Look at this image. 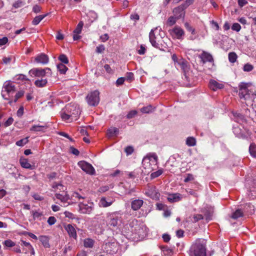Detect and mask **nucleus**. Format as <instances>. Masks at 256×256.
<instances>
[{
  "label": "nucleus",
  "mask_w": 256,
  "mask_h": 256,
  "mask_svg": "<svg viewBox=\"0 0 256 256\" xmlns=\"http://www.w3.org/2000/svg\"><path fill=\"white\" fill-rule=\"evenodd\" d=\"M238 88V95L240 99L250 103L254 100L256 96V92L252 88L251 84L241 82L239 84Z\"/></svg>",
  "instance_id": "nucleus-1"
},
{
  "label": "nucleus",
  "mask_w": 256,
  "mask_h": 256,
  "mask_svg": "<svg viewBox=\"0 0 256 256\" xmlns=\"http://www.w3.org/2000/svg\"><path fill=\"white\" fill-rule=\"evenodd\" d=\"M206 244L204 240H196L189 250L190 256H206Z\"/></svg>",
  "instance_id": "nucleus-2"
},
{
  "label": "nucleus",
  "mask_w": 256,
  "mask_h": 256,
  "mask_svg": "<svg viewBox=\"0 0 256 256\" xmlns=\"http://www.w3.org/2000/svg\"><path fill=\"white\" fill-rule=\"evenodd\" d=\"M158 30V28H156L154 29L151 30L149 34V39L152 46L157 48L161 49L162 47V44L161 43L162 40V37H158L156 36V34L160 32V30Z\"/></svg>",
  "instance_id": "nucleus-3"
},
{
  "label": "nucleus",
  "mask_w": 256,
  "mask_h": 256,
  "mask_svg": "<svg viewBox=\"0 0 256 256\" xmlns=\"http://www.w3.org/2000/svg\"><path fill=\"white\" fill-rule=\"evenodd\" d=\"M29 74L32 76L44 78L46 76H51V70L46 68H34L29 71Z\"/></svg>",
  "instance_id": "nucleus-4"
},
{
  "label": "nucleus",
  "mask_w": 256,
  "mask_h": 256,
  "mask_svg": "<svg viewBox=\"0 0 256 256\" xmlns=\"http://www.w3.org/2000/svg\"><path fill=\"white\" fill-rule=\"evenodd\" d=\"M122 214L120 212H115L107 214V222L108 225L116 227L118 224V222L121 218Z\"/></svg>",
  "instance_id": "nucleus-5"
},
{
  "label": "nucleus",
  "mask_w": 256,
  "mask_h": 256,
  "mask_svg": "<svg viewBox=\"0 0 256 256\" xmlns=\"http://www.w3.org/2000/svg\"><path fill=\"white\" fill-rule=\"evenodd\" d=\"M2 96L6 99H10V94H13L15 91L14 86L10 82H6L4 84Z\"/></svg>",
  "instance_id": "nucleus-6"
},
{
  "label": "nucleus",
  "mask_w": 256,
  "mask_h": 256,
  "mask_svg": "<svg viewBox=\"0 0 256 256\" xmlns=\"http://www.w3.org/2000/svg\"><path fill=\"white\" fill-rule=\"evenodd\" d=\"M99 94L98 91L94 90L87 96L86 98L90 106H95L98 104L100 102Z\"/></svg>",
  "instance_id": "nucleus-7"
},
{
  "label": "nucleus",
  "mask_w": 256,
  "mask_h": 256,
  "mask_svg": "<svg viewBox=\"0 0 256 256\" xmlns=\"http://www.w3.org/2000/svg\"><path fill=\"white\" fill-rule=\"evenodd\" d=\"M67 113H68L74 118V120L77 119V117L80 114V110L77 108L76 106L74 104H69L65 106L64 109Z\"/></svg>",
  "instance_id": "nucleus-8"
},
{
  "label": "nucleus",
  "mask_w": 256,
  "mask_h": 256,
  "mask_svg": "<svg viewBox=\"0 0 256 256\" xmlns=\"http://www.w3.org/2000/svg\"><path fill=\"white\" fill-rule=\"evenodd\" d=\"M168 32L172 38L178 40L183 39L185 34L184 30L178 26H175L173 28L170 30Z\"/></svg>",
  "instance_id": "nucleus-9"
},
{
  "label": "nucleus",
  "mask_w": 256,
  "mask_h": 256,
  "mask_svg": "<svg viewBox=\"0 0 256 256\" xmlns=\"http://www.w3.org/2000/svg\"><path fill=\"white\" fill-rule=\"evenodd\" d=\"M78 166L85 172L90 174H94L95 170L90 164L85 161H80L78 162Z\"/></svg>",
  "instance_id": "nucleus-10"
},
{
  "label": "nucleus",
  "mask_w": 256,
  "mask_h": 256,
  "mask_svg": "<svg viewBox=\"0 0 256 256\" xmlns=\"http://www.w3.org/2000/svg\"><path fill=\"white\" fill-rule=\"evenodd\" d=\"M92 203L89 204L80 202L78 204L79 212L84 214H89L92 210Z\"/></svg>",
  "instance_id": "nucleus-11"
},
{
  "label": "nucleus",
  "mask_w": 256,
  "mask_h": 256,
  "mask_svg": "<svg viewBox=\"0 0 256 256\" xmlns=\"http://www.w3.org/2000/svg\"><path fill=\"white\" fill-rule=\"evenodd\" d=\"M186 8H184V6L182 4L180 6L176 8L173 10V12L174 14V16H176L178 19L184 18L185 14L184 10Z\"/></svg>",
  "instance_id": "nucleus-12"
},
{
  "label": "nucleus",
  "mask_w": 256,
  "mask_h": 256,
  "mask_svg": "<svg viewBox=\"0 0 256 256\" xmlns=\"http://www.w3.org/2000/svg\"><path fill=\"white\" fill-rule=\"evenodd\" d=\"M34 61L37 63L46 64L48 62L49 58L46 54H40L35 57Z\"/></svg>",
  "instance_id": "nucleus-13"
},
{
  "label": "nucleus",
  "mask_w": 256,
  "mask_h": 256,
  "mask_svg": "<svg viewBox=\"0 0 256 256\" xmlns=\"http://www.w3.org/2000/svg\"><path fill=\"white\" fill-rule=\"evenodd\" d=\"M65 230L70 238L76 240L77 238L76 232L74 228L70 224H68L64 226Z\"/></svg>",
  "instance_id": "nucleus-14"
},
{
  "label": "nucleus",
  "mask_w": 256,
  "mask_h": 256,
  "mask_svg": "<svg viewBox=\"0 0 256 256\" xmlns=\"http://www.w3.org/2000/svg\"><path fill=\"white\" fill-rule=\"evenodd\" d=\"M83 26L82 22H79L76 29L74 30L73 39L74 40H77L81 38V36H79L78 34L81 33Z\"/></svg>",
  "instance_id": "nucleus-15"
},
{
  "label": "nucleus",
  "mask_w": 256,
  "mask_h": 256,
  "mask_svg": "<svg viewBox=\"0 0 256 256\" xmlns=\"http://www.w3.org/2000/svg\"><path fill=\"white\" fill-rule=\"evenodd\" d=\"M142 166L145 170V173L148 174L152 170V168L151 166V164H150V159L148 157H144L142 160Z\"/></svg>",
  "instance_id": "nucleus-16"
},
{
  "label": "nucleus",
  "mask_w": 256,
  "mask_h": 256,
  "mask_svg": "<svg viewBox=\"0 0 256 256\" xmlns=\"http://www.w3.org/2000/svg\"><path fill=\"white\" fill-rule=\"evenodd\" d=\"M209 86L210 89L216 91L218 89H222L224 88V84L219 83L215 80H210L209 83Z\"/></svg>",
  "instance_id": "nucleus-17"
},
{
  "label": "nucleus",
  "mask_w": 256,
  "mask_h": 256,
  "mask_svg": "<svg viewBox=\"0 0 256 256\" xmlns=\"http://www.w3.org/2000/svg\"><path fill=\"white\" fill-rule=\"evenodd\" d=\"M144 204V201L142 200H135L131 202V207L134 210H139Z\"/></svg>",
  "instance_id": "nucleus-18"
},
{
  "label": "nucleus",
  "mask_w": 256,
  "mask_h": 256,
  "mask_svg": "<svg viewBox=\"0 0 256 256\" xmlns=\"http://www.w3.org/2000/svg\"><path fill=\"white\" fill-rule=\"evenodd\" d=\"M56 198L60 200L64 204L69 199V196L64 192H63L62 194L56 193L55 194Z\"/></svg>",
  "instance_id": "nucleus-19"
},
{
  "label": "nucleus",
  "mask_w": 256,
  "mask_h": 256,
  "mask_svg": "<svg viewBox=\"0 0 256 256\" xmlns=\"http://www.w3.org/2000/svg\"><path fill=\"white\" fill-rule=\"evenodd\" d=\"M200 57L203 63H205L207 62H212L214 60L212 56L205 52L202 53Z\"/></svg>",
  "instance_id": "nucleus-20"
},
{
  "label": "nucleus",
  "mask_w": 256,
  "mask_h": 256,
  "mask_svg": "<svg viewBox=\"0 0 256 256\" xmlns=\"http://www.w3.org/2000/svg\"><path fill=\"white\" fill-rule=\"evenodd\" d=\"M60 116L62 119L67 122H70L74 120V118L72 117V116L67 113L64 109L60 112Z\"/></svg>",
  "instance_id": "nucleus-21"
},
{
  "label": "nucleus",
  "mask_w": 256,
  "mask_h": 256,
  "mask_svg": "<svg viewBox=\"0 0 256 256\" xmlns=\"http://www.w3.org/2000/svg\"><path fill=\"white\" fill-rule=\"evenodd\" d=\"M180 194H172L168 195V200L170 202H176L180 200L181 197Z\"/></svg>",
  "instance_id": "nucleus-22"
},
{
  "label": "nucleus",
  "mask_w": 256,
  "mask_h": 256,
  "mask_svg": "<svg viewBox=\"0 0 256 256\" xmlns=\"http://www.w3.org/2000/svg\"><path fill=\"white\" fill-rule=\"evenodd\" d=\"M48 82L47 79L45 78H42L40 80H37L34 82V84L39 88L44 86Z\"/></svg>",
  "instance_id": "nucleus-23"
},
{
  "label": "nucleus",
  "mask_w": 256,
  "mask_h": 256,
  "mask_svg": "<svg viewBox=\"0 0 256 256\" xmlns=\"http://www.w3.org/2000/svg\"><path fill=\"white\" fill-rule=\"evenodd\" d=\"M47 127L46 125H34L30 128V130L32 132H42Z\"/></svg>",
  "instance_id": "nucleus-24"
},
{
  "label": "nucleus",
  "mask_w": 256,
  "mask_h": 256,
  "mask_svg": "<svg viewBox=\"0 0 256 256\" xmlns=\"http://www.w3.org/2000/svg\"><path fill=\"white\" fill-rule=\"evenodd\" d=\"M21 166L25 168L32 170L33 166L28 162L27 159L24 158L20 160Z\"/></svg>",
  "instance_id": "nucleus-25"
},
{
  "label": "nucleus",
  "mask_w": 256,
  "mask_h": 256,
  "mask_svg": "<svg viewBox=\"0 0 256 256\" xmlns=\"http://www.w3.org/2000/svg\"><path fill=\"white\" fill-rule=\"evenodd\" d=\"M112 202H108L105 198H102L99 202L100 207L106 208L110 206L112 204Z\"/></svg>",
  "instance_id": "nucleus-26"
},
{
  "label": "nucleus",
  "mask_w": 256,
  "mask_h": 256,
  "mask_svg": "<svg viewBox=\"0 0 256 256\" xmlns=\"http://www.w3.org/2000/svg\"><path fill=\"white\" fill-rule=\"evenodd\" d=\"M48 14H45L43 15H39L36 16L32 21V24L34 26L38 25L40 22L43 20Z\"/></svg>",
  "instance_id": "nucleus-27"
},
{
  "label": "nucleus",
  "mask_w": 256,
  "mask_h": 256,
  "mask_svg": "<svg viewBox=\"0 0 256 256\" xmlns=\"http://www.w3.org/2000/svg\"><path fill=\"white\" fill-rule=\"evenodd\" d=\"M119 132V130L116 128H111L108 130L107 135L108 137H112L116 135Z\"/></svg>",
  "instance_id": "nucleus-28"
},
{
  "label": "nucleus",
  "mask_w": 256,
  "mask_h": 256,
  "mask_svg": "<svg viewBox=\"0 0 256 256\" xmlns=\"http://www.w3.org/2000/svg\"><path fill=\"white\" fill-rule=\"evenodd\" d=\"M38 239L42 242V244L44 247H50V244L48 242V236H41L39 237Z\"/></svg>",
  "instance_id": "nucleus-29"
},
{
  "label": "nucleus",
  "mask_w": 256,
  "mask_h": 256,
  "mask_svg": "<svg viewBox=\"0 0 256 256\" xmlns=\"http://www.w3.org/2000/svg\"><path fill=\"white\" fill-rule=\"evenodd\" d=\"M94 244V241L91 238H86L84 240V246L86 248H92Z\"/></svg>",
  "instance_id": "nucleus-30"
},
{
  "label": "nucleus",
  "mask_w": 256,
  "mask_h": 256,
  "mask_svg": "<svg viewBox=\"0 0 256 256\" xmlns=\"http://www.w3.org/2000/svg\"><path fill=\"white\" fill-rule=\"evenodd\" d=\"M178 64L180 66L181 68L184 71L186 72L188 70V64L186 61L184 60L183 59H180L178 62Z\"/></svg>",
  "instance_id": "nucleus-31"
},
{
  "label": "nucleus",
  "mask_w": 256,
  "mask_h": 256,
  "mask_svg": "<svg viewBox=\"0 0 256 256\" xmlns=\"http://www.w3.org/2000/svg\"><path fill=\"white\" fill-rule=\"evenodd\" d=\"M244 216V212L240 209L236 210L232 214V218L233 219H237Z\"/></svg>",
  "instance_id": "nucleus-32"
},
{
  "label": "nucleus",
  "mask_w": 256,
  "mask_h": 256,
  "mask_svg": "<svg viewBox=\"0 0 256 256\" xmlns=\"http://www.w3.org/2000/svg\"><path fill=\"white\" fill-rule=\"evenodd\" d=\"M178 20V18H177L174 16H171L168 18L167 20V22H166V24L168 26H172L173 25H174L176 24V22Z\"/></svg>",
  "instance_id": "nucleus-33"
},
{
  "label": "nucleus",
  "mask_w": 256,
  "mask_h": 256,
  "mask_svg": "<svg viewBox=\"0 0 256 256\" xmlns=\"http://www.w3.org/2000/svg\"><path fill=\"white\" fill-rule=\"evenodd\" d=\"M57 68L61 74H65L68 70V68L63 64H58L57 65Z\"/></svg>",
  "instance_id": "nucleus-34"
},
{
  "label": "nucleus",
  "mask_w": 256,
  "mask_h": 256,
  "mask_svg": "<svg viewBox=\"0 0 256 256\" xmlns=\"http://www.w3.org/2000/svg\"><path fill=\"white\" fill-rule=\"evenodd\" d=\"M14 80L16 81L22 80V81H28L30 82L28 78L25 75L22 74H18L15 76Z\"/></svg>",
  "instance_id": "nucleus-35"
},
{
  "label": "nucleus",
  "mask_w": 256,
  "mask_h": 256,
  "mask_svg": "<svg viewBox=\"0 0 256 256\" xmlns=\"http://www.w3.org/2000/svg\"><path fill=\"white\" fill-rule=\"evenodd\" d=\"M186 144L190 146H195L196 144V139L193 137L188 138L186 140Z\"/></svg>",
  "instance_id": "nucleus-36"
},
{
  "label": "nucleus",
  "mask_w": 256,
  "mask_h": 256,
  "mask_svg": "<svg viewBox=\"0 0 256 256\" xmlns=\"http://www.w3.org/2000/svg\"><path fill=\"white\" fill-rule=\"evenodd\" d=\"M237 55L234 52H230L228 54V60L230 62L234 63L236 62Z\"/></svg>",
  "instance_id": "nucleus-37"
},
{
  "label": "nucleus",
  "mask_w": 256,
  "mask_h": 256,
  "mask_svg": "<svg viewBox=\"0 0 256 256\" xmlns=\"http://www.w3.org/2000/svg\"><path fill=\"white\" fill-rule=\"evenodd\" d=\"M250 152L253 157L256 158V146L254 144H251L249 148Z\"/></svg>",
  "instance_id": "nucleus-38"
},
{
  "label": "nucleus",
  "mask_w": 256,
  "mask_h": 256,
  "mask_svg": "<svg viewBox=\"0 0 256 256\" xmlns=\"http://www.w3.org/2000/svg\"><path fill=\"white\" fill-rule=\"evenodd\" d=\"M30 212H31L32 214V215L33 218L34 220H36V218L37 219L39 218L40 220V218L42 216V212H38L37 211L32 210V211H31Z\"/></svg>",
  "instance_id": "nucleus-39"
},
{
  "label": "nucleus",
  "mask_w": 256,
  "mask_h": 256,
  "mask_svg": "<svg viewBox=\"0 0 256 256\" xmlns=\"http://www.w3.org/2000/svg\"><path fill=\"white\" fill-rule=\"evenodd\" d=\"M28 137L22 138L16 142V144L19 146H22L28 142Z\"/></svg>",
  "instance_id": "nucleus-40"
},
{
  "label": "nucleus",
  "mask_w": 256,
  "mask_h": 256,
  "mask_svg": "<svg viewBox=\"0 0 256 256\" xmlns=\"http://www.w3.org/2000/svg\"><path fill=\"white\" fill-rule=\"evenodd\" d=\"M184 26L186 28L188 32H190L192 34H196V30L194 28L190 26V25L188 22H186L184 24Z\"/></svg>",
  "instance_id": "nucleus-41"
},
{
  "label": "nucleus",
  "mask_w": 256,
  "mask_h": 256,
  "mask_svg": "<svg viewBox=\"0 0 256 256\" xmlns=\"http://www.w3.org/2000/svg\"><path fill=\"white\" fill-rule=\"evenodd\" d=\"M52 188L59 189L60 190H62V192L64 190V186L60 184H57L54 182L52 184Z\"/></svg>",
  "instance_id": "nucleus-42"
},
{
  "label": "nucleus",
  "mask_w": 256,
  "mask_h": 256,
  "mask_svg": "<svg viewBox=\"0 0 256 256\" xmlns=\"http://www.w3.org/2000/svg\"><path fill=\"white\" fill-rule=\"evenodd\" d=\"M58 60L62 63L67 64L68 62V60L66 56L64 54H60L58 57Z\"/></svg>",
  "instance_id": "nucleus-43"
},
{
  "label": "nucleus",
  "mask_w": 256,
  "mask_h": 256,
  "mask_svg": "<svg viewBox=\"0 0 256 256\" xmlns=\"http://www.w3.org/2000/svg\"><path fill=\"white\" fill-rule=\"evenodd\" d=\"M140 111L143 113H149L152 111V106L149 105L143 107L140 109Z\"/></svg>",
  "instance_id": "nucleus-44"
},
{
  "label": "nucleus",
  "mask_w": 256,
  "mask_h": 256,
  "mask_svg": "<svg viewBox=\"0 0 256 256\" xmlns=\"http://www.w3.org/2000/svg\"><path fill=\"white\" fill-rule=\"evenodd\" d=\"M163 172L162 170H158L156 172H154L151 174V178H156L161 175Z\"/></svg>",
  "instance_id": "nucleus-45"
},
{
  "label": "nucleus",
  "mask_w": 256,
  "mask_h": 256,
  "mask_svg": "<svg viewBox=\"0 0 256 256\" xmlns=\"http://www.w3.org/2000/svg\"><path fill=\"white\" fill-rule=\"evenodd\" d=\"M72 197L74 198H77L78 200L86 198L84 194H80L78 192H74L72 195Z\"/></svg>",
  "instance_id": "nucleus-46"
},
{
  "label": "nucleus",
  "mask_w": 256,
  "mask_h": 256,
  "mask_svg": "<svg viewBox=\"0 0 256 256\" xmlns=\"http://www.w3.org/2000/svg\"><path fill=\"white\" fill-rule=\"evenodd\" d=\"M24 92L23 90H20V91L18 92L15 96L14 102H16L18 100V98H21L22 96H24Z\"/></svg>",
  "instance_id": "nucleus-47"
},
{
  "label": "nucleus",
  "mask_w": 256,
  "mask_h": 256,
  "mask_svg": "<svg viewBox=\"0 0 256 256\" xmlns=\"http://www.w3.org/2000/svg\"><path fill=\"white\" fill-rule=\"evenodd\" d=\"M194 178L193 174H186V177L184 180V182H188L190 181L194 180Z\"/></svg>",
  "instance_id": "nucleus-48"
},
{
  "label": "nucleus",
  "mask_w": 256,
  "mask_h": 256,
  "mask_svg": "<svg viewBox=\"0 0 256 256\" xmlns=\"http://www.w3.org/2000/svg\"><path fill=\"white\" fill-rule=\"evenodd\" d=\"M240 28H241V26L238 23H234L232 26V29L233 30H235L236 32H239L240 30Z\"/></svg>",
  "instance_id": "nucleus-49"
},
{
  "label": "nucleus",
  "mask_w": 256,
  "mask_h": 256,
  "mask_svg": "<svg viewBox=\"0 0 256 256\" xmlns=\"http://www.w3.org/2000/svg\"><path fill=\"white\" fill-rule=\"evenodd\" d=\"M124 151L127 155H130L134 152V148L132 146H128L126 148Z\"/></svg>",
  "instance_id": "nucleus-50"
},
{
  "label": "nucleus",
  "mask_w": 256,
  "mask_h": 256,
  "mask_svg": "<svg viewBox=\"0 0 256 256\" xmlns=\"http://www.w3.org/2000/svg\"><path fill=\"white\" fill-rule=\"evenodd\" d=\"M253 66L250 64H246L244 66V70L245 72H250L253 69Z\"/></svg>",
  "instance_id": "nucleus-51"
},
{
  "label": "nucleus",
  "mask_w": 256,
  "mask_h": 256,
  "mask_svg": "<svg viewBox=\"0 0 256 256\" xmlns=\"http://www.w3.org/2000/svg\"><path fill=\"white\" fill-rule=\"evenodd\" d=\"M4 244L8 247H12L14 246V243L10 240H6L4 242Z\"/></svg>",
  "instance_id": "nucleus-52"
},
{
  "label": "nucleus",
  "mask_w": 256,
  "mask_h": 256,
  "mask_svg": "<svg viewBox=\"0 0 256 256\" xmlns=\"http://www.w3.org/2000/svg\"><path fill=\"white\" fill-rule=\"evenodd\" d=\"M203 218V216L202 214H198L196 215H194L193 216V220L192 222H196L200 220H202Z\"/></svg>",
  "instance_id": "nucleus-53"
},
{
  "label": "nucleus",
  "mask_w": 256,
  "mask_h": 256,
  "mask_svg": "<svg viewBox=\"0 0 256 256\" xmlns=\"http://www.w3.org/2000/svg\"><path fill=\"white\" fill-rule=\"evenodd\" d=\"M104 50V46L103 44H100L96 48V52L98 54L102 53Z\"/></svg>",
  "instance_id": "nucleus-54"
},
{
  "label": "nucleus",
  "mask_w": 256,
  "mask_h": 256,
  "mask_svg": "<svg viewBox=\"0 0 256 256\" xmlns=\"http://www.w3.org/2000/svg\"><path fill=\"white\" fill-rule=\"evenodd\" d=\"M146 157H148L150 160L151 158H153L155 162H156L158 160V156L154 152L150 153V154H148Z\"/></svg>",
  "instance_id": "nucleus-55"
},
{
  "label": "nucleus",
  "mask_w": 256,
  "mask_h": 256,
  "mask_svg": "<svg viewBox=\"0 0 256 256\" xmlns=\"http://www.w3.org/2000/svg\"><path fill=\"white\" fill-rule=\"evenodd\" d=\"M56 222V218L54 216H50L48 220V223L52 226L55 224Z\"/></svg>",
  "instance_id": "nucleus-56"
},
{
  "label": "nucleus",
  "mask_w": 256,
  "mask_h": 256,
  "mask_svg": "<svg viewBox=\"0 0 256 256\" xmlns=\"http://www.w3.org/2000/svg\"><path fill=\"white\" fill-rule=\"evenodd\" d=\"M14 122V119L12 117H10L8 120L4 123V126L6 127L10 126Z\"/></svg>",
  "instance_id": "nucleus-57"
},
{
  "label": "nucleus",
  "mask_w": 256,
  "mask_h": 256,
  "mask_svg": "<svg viewBox=\"0 0 256 256\" xmlns=\"http://www.w3.org/2000/svg\"><path fill=\"white\" fill-rule=\"evenodd\" d=\"M126 79L129 81H132L134 80V74L132 72H128L126 74L125 80Z\"/></svg>",
  "instance_id": "nucleus-58"
},
{
  "label": "nucleus",
  "mask_w": 256,
  "mask_h": 256,
  "mask_svg": "<svg viewBox=\"0 0 256 256\" xmlns=\"http://www.w3.org/2000/svg\"><path fill=\"white\" fill-rule=\"evenodd\" d=\"M137 114V112L136 110H132L128 112V114H127V118H132L133 117H134V116H136Z\"/></svg>",
  "instance_id": "nucleus-59"
},
{
  "label": "nucleus",
  "mask_w": 256,
  "mask_h": 256,
  "mask_svg": "<svg viewBox=\"0 0 256 256\" xmlns=\"http://www.w3.org/2000/svg\"><path fill=\"white\" fill-rule=\"evenodd\" d=\"M70 152L76 156H78L80 154L79 151L72 146L70 147Z\"/></svg>",
  "instance_id": "nucleus-60"
},
{
  "label": "nucleus",
  "mask_w": 256,
  "mask_h": 256,
  "mask_svg": "<svg viewBox=\"0 0 256 256\" xmlns=\"http://www.w3.org/2000/svg\"><path fill=\"white\" fill-rule=\"evenodd\" d=\"M124 80H125V78H124V77L120 78L117 80L116 82V84L117 86L122 85L124 84Z\"/></svg>",
  "instance_id": "nucleus-61"
},
{
  "label": "nucleus",
  "mask_w": 256,
  "mask_h": 256,
  "mask_svg": "<svg viewBox=\"0 0 256 256\" xmlns=\"http://www.w3.org/2000/svg\"><path fill=\"white\" fill-rule=\"evenodd\" d=\"M238 4L240 8H242L248 4V1L246 0H238Z\"/></svg>",
  "instance_id": "nucleus-62"
},
{
  "label": "nucleus",
  "mask_w": 256,
  "mask_h": 256,
  "mask_svg": "<svg viewBox=\"0 0 256 256\" xmlns=\"http://www.w3.org/2000/svg\"><path fill=\"white\" fill-rule=\"evenodd\" d=\"M194 0H186L185 2L183 4H182V6H184V8H186L188 6L192 4L194 2Z\"/></svg>",
  "instance_id": "nucleus-63"
},
{
  "label": "nucleus",
  "mask_w": 256,
  "mask_h": 256,
  "mask_svg": "<svg viewBox=\"0 0 256 256\" xmlns=\"http://www.w3.org/2000/svg\"><path fill=\"white\" fill-rule=\"evenodd\" d=\"M22 5V2L20 0H18L13 4V6L16 8H20Z\"/></svg>",
  "instance_id": "nucleus-64"
}]
</instances>
